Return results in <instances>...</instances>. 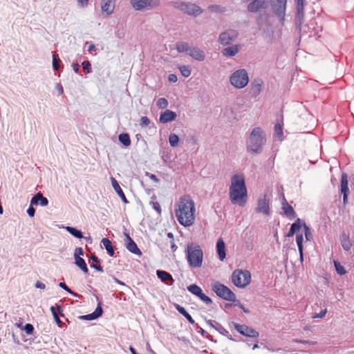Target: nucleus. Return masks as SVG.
Returning <instances> with one entry per match:
<instances>
[{"mask_svg":"<svg viewBox=\"0 0 354 354\" xmlns=\"http://www.w3.org/2000/svg\"><path fill=\"white\" fill-rule=\"evenodd\" d=\"M195 203L188 195L181 196L176 204L174 212L179 223L185 227L195 222Z\"/></svg>","mask_w":354,"mask_h":354,"instance_id":"nucleus-1","label":"nucleus"},{"mask_svg":"<svg viewBox=\"0 0 354 354\" xmlns=\"http://www.w3.org/2000/svg\"><path fill=\"white\" fill-rule=\"evenodd\" d=\"M229 197L234 205L244 207L248 201V191L243 174H235L231 178Z\"/></svg>","mask_w":354,"mask_h":354,"instance_id":"nucleus-2","label":"nucleus"},{"mask_svg":"<svg viewBox=\"0 0 354 354\" xmlns=\"http://www.w3.org/2000/svg\"><path fill=\"white\" fill-rule=\"evenodd\" d=\"M187 259L191 268H200L202 266L203 252L200 245L191 243L187 246Z\"/></svg>","mask_w":354,"mask_h":354,"instance_id":"nucleus-3","label":"nucleus"},{"mask_svg":"<svg viewBox=\"0 0 354 354\" xmlns=\"http://www.w3.org/2000/svg\"><path fill=\"white\" fill-rule=\"evenodd\" d=\"M265 142L266 138L263 131L260 127H255L250 135L248 149L253 153H259Z\"/></svg>","mask_w":354,"mask_h":354,"instance_id":"nucleus-4","label":"nucleus"},{"mask_svg":"<svg viewBox=\"0 0 354 354\" xmlns=\"http://www.w3.org/2000/svg\"><path fill=\"white\" fill-rule=\"evenodd\" d=\"M176 50L179 53L187 52L193 59L202 62L205 59L204 52L197 47H190L187 42H179L176 44Z\"/></svg>","mask_w":354,"mask_h":354,"instance_id":"nucleus-5","label":"nucleus"},{"mask_svg":"<svg viewBox=\"0 0 354 354\" xmlns=\"http://www.w3.org/2000/svg\"><path fill=\"white\" fill-rule=\"evenodd\" d=\"M232 281L238 288L246 287L251 281V274L248 270H235L232 274Z\"/></svg>","mask_w":354,"mask_h":354,"instance_id":"nucleus-6","label":"nucleus"},{"mask_svg":"<svg viewBox=\"0 0 354 354\" xmlns=\"http://www.w3.org/2000/svg\"><path fill=\"white\" fill-rule=\"evenodd\" d=\"M212 288L217 296L226 301H234L236 299L235 294L228 287L218 281L212 283Z\"/></svg>","mask_w":354,"mask_h":354,"instance_id":"nucleus-7","label":"nucleus"},{"mask_svg":"<svg viewBox=\"0 0 354 354\" xmlns=\"http://www.w3.org/2000/svg\"><path fill=\"white\" fill-rule=\"evenodd\" d=\"M249 82L248 73L245 69H239L234 72L230 77V82L237 88H244Z\"/></svg>","mask_w":354,"mask_h":354,"instance_id":"nucleus-8","label":"nucleus"},{"mask_svg":"<svg viewBox=\"0 0 354 354\" xmlns=\"http://www.w3.org/2000/svg\"><path fill=\"white\" fill-rule=\"evenodd\" d=\"M131 4L136 10H151L160 4V0H131Z\"/></svg>","mask_w":354,"mask_h":354,"instance_id":"nucleus-9","label":"nucleus"},{"mask_svg":"<svg viewBox=\"0 0 354 354\" xmlns=\"http://www.w3.org/2000/svg\"><path fill=\"white\" fill-rule=\"evenodd\" d=\"M287 0H273L274 13L283 22L284 21Z\"/></svg>","mask_w":354,"mask_h":354,"instance_id":"nucleus-10","label":"nucleus"},{"mask_svg":"<svg viewBox=\"0 0 354 354\" xmlns=\"http://www.w3.org/2000/svg\"><path fill=\"white\" fill-rule=\"evenodd\" d=\"M187 290L192 294L197 296L200 298L203 301H204L207 304H211L212 303V300L208 296L205 295L203 292L202 289L197 286L196 284H191L187 287Z\"/></svg>","mask_w":354,"mask_h":354,"instance_id":"nucleus-11","label":"nucleus"},{"mask_svg":"<svg viewBox=\"0 0 354 354\" xmlns=\"http://www.w3.org/2000/svg\"><path fill=\"white\" fill-rule=\"evenodd\" d=\"M269 0H253L248 6V11L256 12L261 9H266L268 6Z\"/></svg>","mask_w":354,"mask_h":354,"instance_id":"nucleus-12","label":"nucleus"},{"mask_svg":"<svg viewBox=\"0 0 354 354\" xmlns=\"http://www.w3.org/2000/svg\"><path fill=\"white\" fill-rule=\"evenodd\" d=\"M181 10L188 15H198L202 12V10L198 6L193 3H181L178 7Z\"/></svg>","mask_w":354,"mask_h":354,"instance_id":"nucleus-13","label":"nucleus"},{"mask_svg":"<svg viewBox=\"0 0 354 354\" xmlns=\"http://www.w3.org/2000/svg\"><path fill=\"white\" fill-rule=\"evenodd\" d=\"M238 36L236 31L229 30L220 35L219 41L223 45H227L233 41Z\"/></svg>","mask_w":354,"mask_h":354,"instance_id":"nucleus-14","label":"nucleus"},{"mask_svg":"<svg viewBox=\"0 0 354 354\" xmlns=\"http://www.w3.org/2000/svg\"><path fill=\"white\" fill-rule=\"evenodd\" d=\"M236 330L241 334L250 337H259V333L250 327H248L244 324H236Z\"/></svg>","mask_w":354,"mask_h":354,"instance_id":"nucleus-15","label":"nucleus"},{"mask_svg":"<svg viewBox=\"0 0 354 354\" xmlns=\"http://www.w3.org/2000/svg\"><path fill=\"white\" fill-rule=\"evenodd\" d=\"M256 211L257 213H262L266 215L270 214L269 201L266 199V196L258 200Z\"/></svg>","mask_w":354,"mask_h":354,"instance_id":"nucleus-16","label":"nucleus"},{"mask_svg":"<svg viewBox=\"0 0 354 354\" xmlns=\"http://www.w3.org/2000/svg\"><path fill=\"white\" fill-rule=\"evenodd\" d=\"M348 191V176L346 174L342 173L341 176V192L344 195L343 201L344 203L346 202Z\"/></svg>","mask_w":354,"mask_h":354,"instance_id":"nucleus-17","label":"nucleus"},{"mask_svg":"<svg viewBox=\"0 0 354 354\" xmlns=\"http://www.w3.org/2000/svg\"><path fill=\"white\" fill-rule=\"evenodd\" d=\"M48 204V199L43 196L41 193H37L31 199V205H41L43 207L47 206Z\"/></svg>","mask_w":354,"mask_h":354,"instance_id":"nucleus-18","label":"nucleus"},{"mask_svg":"<svg viewBox=\"0 0 354 354\" xmlns=\"http://www.w3.org/2000/svg\"><path fill=\"white\" fill-rule=\"evenodd\" d=\"M216 252L221 261L225 259V244L222 238H219L216 243Z\"/></svg>","mask_w":354,"mask_h":354,"instance_id":"nucleus-19","label":"nucleus"},{"mask_svg":"<svg viewBox=\"0 0 354 354\" xmlns=\"http://www.w3.org/2000/svg\"><path fill=\"white\" fill-rule=\"evenodd\" d=\"M282 209L285 215L289 218L290 219L295 218L296 216V214L292 207L288 204L285 198H283V201L282 202Z\"/></svg>","mask_w":354,"mask_h":354,"instance_id":"nucleus-20","label":"nucleus"},{"mask_svg":"<svg viewBox=\"0 0 354 354\" xmlns=\"http://www.w3.org/2000/svg\"><path fill=\"white\" fill-rule=\"evenodd\" d=\"M176 118V113L170 110H166L165 112L160 114V122L161 123H167L168 122L173 121Z\"/></svg>","mask_w":354,"mask_h":354,"instance_id":"nucleus-21","label":"nucleus"},{"mask_svg":"<svg viewBox=\"0 0 354 354\" xmlns=\"http://www.w3.org/2000/svg\"><path fill=\"white\" fill-rule=\"evenodd\" d=\"M115 4L111 0H102L101 8L103 12L106 15H111L114 10Z\"/></svg>","mask_w":354,"mask_h":354,"instance_id":"nucleus-22","label":"nucleus"},{"mask_svg":"<svg viewBox=\"0 0 354 354\" xmlns=\"http://www.w3.org/2000/svg\"><path fill=\"white\" fill-rule=\"evenodd\" d=\"M127 239L128 241V243L127 244V250L135 254H138V255H141L142 254V252L140 251V250L138 248L136 243L134 242V241L129 236V234H127Z\"/></svg>","mask_w":354,"mask_h":354,"instance_id":"nucleus-23","label":"nucleus"},{"mask_svg":"<svg viewBox=\"0 0 354 354\" xmlns=\"http://www.w3.org/2000/svg\"><path fill=\"white\" fill-rule=\"evenodd\" d=\"M157 276L163 282L167 283L169 285H171L174 279L172 276L167 272L164 270H157Z\"/></svg>","mask_w":354,"mask_h":354,"instance_id":"nucleus-24","label":"nucleus"},{"mask_svg":"<svg viewBox=\"0 0 354 354\" xmlns=\"http://www.w3.org/2000/svg\"><path fill=\"white\" fill-rule=\"evenodd\" d=\"M111 183H112V186H113L114 190L116 192V193L120 197L122 201L124 203H128L129 201H127V199L124 195V193L123 192L122 189H121L120 186L119 185L118 181L113 177L111 178Z\"/></svg>","mask_w":354,"mask_h":354,"instance_id":"nucleus-25","label":"nucleus"},{"mask_svg":"<svg viewBox=\"0 0 354 354\" xmlns=\"http://www.w3.org/2000/svg\"><path fill=\"white\" fill-rule=\"evenodd\" d=\"M261 80H254L251 85V93L254 96H257L260 94L261 91V86H262Z\"/></svg>","mask_w":354,"mask_h":354,"instance_id":"nucleus-26","label":"nucleus"},{"mask_svg":"<svg viewBox=\"0 0 354 354\" xmlns=\"http://www.w3.org/2000/svg\"><path fill=\"white\" fill-rule=\"evenodd\" d=\"M239 50V47L237 45L232 46L224 48L222 50L223 55L227 57H231L235 55Z\"/></svg>","mask_w":354,"mask_h":354,"instance_id":"nucleus-27","label":"nucleus"},{"mask_svg":"<svg viewBox=\"0 0 354 354\" xmlns=\"http://www.w3.org/2000/svg\"><path fill=\"white\" fill-rule=\"evenodd\" d=\"M175 308L178 311L179 313H180L187 319V321L190 324H194L195 323L192 316L186 311V310L183 306H180L179 304H176Z\"/></svg>","mask_w":354,"mask_h":354,"instance_id":"nucleus-28","label":"nucleus"},{"mask_svg":"<svg viewBox=\"0 0 354 354\" xmlns=\"http://www.w3.org/2000/svg\"><path fill=\"white\" fill-rule=\"evenodd\" d=\"M303 234H297L296 236V242L298 246V250L299 252L300 259L302 261L304 259V248H303Z\"/></svg>","mask_w":354,"mask_h":354,"instance_id":"nucleus-29","label":"nucleus"},{"mask_svg":"<svg viewBox=\"0 0 354 354\" xmlns=\"http://www.w3.org/2000/svg\"><path fill=\"white\" fill-rule=\"evenodd\" d=\"M102 243L106 250L108 254L111 257H113L115 252L111 241L109 239L103 238L102 240Z\"/></svg>","mask_w":354,"mask_h":354,"instance_id":"nucleus-30","label":"nucleus"},{"mask_svg":"<svg viewBox=\"0 0 354 354\" xmlns=\"http://www.w3.org/2000/svg\"><path fill=\"white\" fill-rule=\"evenodd\" d=\"M301 227V220L297 218L296 221L292 224L290 229L286 236L288 237L292 236L297 231L300 230Z\"/></svg>","mask_w":354,"mask_h":354,"instance_id":"nucleus-31","label":"nucleus"},{"mask_svg":"<svg viewBox=\"0 0 354 354\" xmlns=\"http://www.w3.org/2000/svg\"><path fill=\"white\" fill-rule=\"evenodd\" d=\"M340 241H341L342 246L344 250L348 251L351 250L352 243H351L350 238L348 235H345V234L343 235L341 237Z\"/></svg>","mask_w":354,"mask_h":354,"instance_id":"nucleus-32","label":"nucleus"},{"mask_svg":"<svg viewBox=\"0 0 354 354\" xmlns=\"http://www.w3.org/2000/svg\"><path fill=\"white\" fill-rule=\"evenodd\" d=\"M75 261L77 266H78L84 273L87 274L88 272V269L84 259L82 257H77L75 259Z\"/></svg>","mask_w":354,"mask_h":354,"instance_id":"nucleus-33","label":"nucleus"},{"mask_svg":"<svg viewBox=\"0 0 354 354\" xmlns=\"http://www.w3.org/2000/svg\"><path fill=\"white\" fill-rule=\"evenodd\" d=\"M304 17V5H297V20L302 23Z\"/></svg>","mask_w":354,"mask_h":354,"instance_id":"nucleus-34","label":"nucleus"},{"mask_svg":"<svg viewBox=\"0 0 354 354\" xmlns=\"http://www.w3.org/2000/svg\"><path fill=\"white\" fill-rule=\"evenodd\" d=\"M119 141L125 147H129L131 145V139L128 133H121L119 136Z\"/></svg>","mask_w":354,"mask_h":354,"instance_id":"nucleus-35","label":"nucleus"},{"mask_svg":"<svg viewBox=\"0 0 354 354\" xmlns=\"http://www.w3.org/2000/svg\"><path fill=\"white\" fill-rule=\"evenodd\" d=\"M66 230L70 234H71L72 235H73L74 236H75L77 238L82 239L83 237V234H82V232L73 227L68 226L66 227Z\"/></svg>","mask_w":354,"mask_h":354,"instance_id":"nucleus-36","label":"nucleus"},{"mask_svg":"<svg viewBox=\"0 0 354 354\" xmlns=\"http://www.w3.org/2000/svg\"><path fill=\"white\" fill-rule=\"evenodd\" d=\"M178 68L183 77H188L191 75V69L189 66L182 65L179 66Z\"/></svg>","mask_w":354,"mask_h":354,"instance_id":"nucleus-37","label":"nucleus"},{"mask_svg":"<svg viewBox=\"0 0 354 354\" xmlns=\"http://www.w3.org/2000/svg\"><path fill=\"white\" fill-rule=\"evenodd\" d=\"M334 263V266H335V270L336 272L339 274V275H344L346 273V270L344 269V266H342L339 262H337V261L334 260L333 261Z\"/></svg>","mask_w":354,"mask_h":354,"instance_id":"nucleus-38","label":"nucleus"},{"mask_svg":"<svg viewBox=\"0 0 354 354\" xmlns=\"http://www.w3.org/2000/svg\"><path fill=\"white\" fill-rule=\"evenodd\" d=\"M178 136L174 133H171L169 137V142L171 147H176L178 144Z\"/></svg>","mask_w":354,"mask_h":354,"instance_id":"nucleus-39","label":"nucleus"},{"mask_svg":"<svg viewBox=\"0 0 354 354\" xmlns=\"http://www.w3.org/2000/svg\"><path fill=\"white\" fill-rule=\"evenodd\" d=\"M156 105L159 109H163L167 107L168 102L167 99L161 97L157 100Z\"/></svg>","mask_w":354,"mask_h":354,"instance_id":"nucleus-40","label":"nucleus"},{"mask_svg":"<svg viewBox=\"0 0 354 354\" xmlns=\"http://www.w3.org/2000/svg\"><path fill=\"white\" fill-rule=\"evenodd\" d=\"M61 62L58 55L56 53L53 55V67L54 70L57 71L59 68V63Z\"/></svg>","mask_w":354,"mask_h":354,"instance_id":"nucleus-41","label":"nucleus"},{"mask_svg":"<svg viewBox=\"0 0 354 354\" xmlns=\"http://www.w3.org/2000/svg\"><path fill=\"white\" fill-rule=\"evenodd\" d=\"M274 131H275L276 134L277 135V136L279 138H281L283 136L282 124H281L279 122L275 124V125H274Z\"/></svg>","mask_w":354,"mask_h":354,"instance_id":"nucleus-42","label":"nucleus"},{"mask_svg":"<svg viewBox=\"0 0 354 354\" xmlns=\"http://www.w3.org/2000/svg\"><path fill=\"white\" fill-rule=\"evenodd\" d=\"M209 10L212 12H222L225 11V8L217 5H212L209 6Z\"/></svg>","mask_w":354,"mask_h":354,"instance_id":"nucleus-43","label":"nucleus"},{"mask_svg":"<svg viewBox=\"0 0 354 354\" xmlns=\"http://www.w3.org/2000/svg\"><path fill=\"white\" fill-rule=\"evenodd\" d=\"M303 226H304V234H305L306 241H310L311 232H310V228L306 224H304Z\"/></svg>","mask_w":354,"mask_h":354,"instance_id":"nucleus-44","label":"nucleus"},{"mask_svg":"<svg viewBox=\"0 0 354 354\" xmlns=\"http://www.w3.org/2000/svg\"><path fill=\"white\" fill-rule=\"evenodd\" d=\"M23 330H24L28 335H31L33 333L34 327L31 324H26L24 326Z\"/></svg>","mask_w":354,"mask_h":354,"instance_id":"nucleus-45","label":"nucleus"},{"mask_svg":"<svg viewBox=\"0 0 354 354\" xmlns=\"http://www.w3.org/2000/svg\"><path fill=\"white\" fill-rule=\"evenodd\" d=\"M82 67L84 71L87 73L91 71V64L89 61H84L82 62Z\"/></svg>","mask_w":354,"mask_h":354,"instance_id":"nucleus-46","label":"nucleus"},{"mask_svg":"<svg viewBox=\"0 0 354 354\" xmlns=\"http://www.w3.org/2000/svg\"><path fill=\"white\" fill-rule=\"evenodd\" d=\"M150 124V120L147 116H143L140 119V125L142 127H147Z\"/></svg>","mask_w":354,"mask_h":354,"instance_id":"nucleus-47","label":"nucleus"},{"mask_svg":"<svg viewBox=\"0 0 354 354\" xmlns=\"http://www.w3.org/2000/svg\"><path fill=\"white\" fill-rule=\"evenodd\" d=\"M102 308L101 307V305L99 304L97 307L96 308L95 310L93 313V314L95 315V318H98L102 315Z\"/></svg>","mask_w":354,"mask_h":354,"instance_id":"nucleus-48","label":"nucleus"},{"mask_svg":"<svg viewBox=\"0 0 354 354\" xmlns=\"http://www.w3.org/2000/svg\"><path fill=\"white\" fill-rule=\"evenodd\" d=\"M50 310H51V312H52V314H53V317H54V318H55V321H56L57 324H61V323H62V321H61V320H60V319L59 318V317H58V315H57V312H56V310H55V307H54V306H51V308H50Z\"/></svg>","mask_w":354,"mask_h":354,"instance_id":"nucleus-49","label":"nucleus"},{"mask_svg":"<svg viewBox=\"0 0 354 354\" xmlns=\"http://www.w3.org/2000/svg\"><path fill=\"white\" fill-rule=\"evenodd\" d=\"M83 254H84V251L82 248H77L75 250V252H74L75 259L77 258V257H81L80 256H82Z\"/></svg>","mask_w":354,"mask_h":354,"instance_id":"nucleus-50","label":"nucleus"},{"mask_svg":"<svg viewBox=\"0 0 354 354\" xmlns=\"http://www.w3.org/2000/svg\"><path fill=\"white\" fill-rule=\"evenodd\" d=\"M59 286L61 287L62 288H63L64 290H65L66 291H67L68 292L72 294V295H75L66 285L65 283L64 282H60L59 283Z\"/></svg>","mask_w":354,"mask_h":354,"instance_id":"nucleus-51","label":"nucleus"},{"mask_svg":"<svg viewBox=\"0 0 354 354\" xmlns=\"http://www.w3.org/2000/svg\"><path fill=\"white\" fill-rule=\"evenodd\" d=\"M150 204L152 205L154 209H156L158 213L161 212V207L159 203L158 202H151Z\"/></svg>","mask_w":354,"mask_h":354,"instance_id":"nucleus-52","label":"nucleus"},{"mask_svg":"<svg viewBox=\"0 0 354 354\" xmlns=\"http://www.w3.org/2000/svg\"><path fill=\"white\" fill-rule=\"evenodd\" d=\"M145 175L147 176H148L151 180L154 181L155 183H158L159 182L158 178H157V176L155 174H150L149 172H146Z\"/></svg>","mask_w":354,"mask_h":354,"instance_id":"nucleus-53","label":"nucleus"},{"mask_svg":"<svg viewBox=\"0 0 354 354\" xmlns=\"http://www.w3.org/2000/svg\"><path fill=\"white\" fill-rule=\"evenodd\" d=\"M327 310L326 309L322 310L319 314H315L312 316L313 318H322L326 315Z\"/></svg>","mask_w":354,"mask_h":354,"instance_id":"nucleus-54","label":"nucleus"},{"mask_svg":"<svg viewBox=\"0 0 354 354\" xmlns=\"http://www.w3.org/2000/svg\"><path fill=\"white\" fill-rule=\"evenodd\" d=\"M27 213L30 217H33L35 214V209L32 207V206L30 205V206L27 209Z\"/></svg>","mask_w":354,"mask_h":354,"instance_id":"nucleus-55","label":"nucleus"},{"mask_svg":"<svg viewBox=\"0 0 354 354\" xmlns=\"http://www.w3.org/2000/svg\"><path fill=\"white\" fill-rule=\"evenodd\" d=\"M88 1L89 0H77V2L78 3L80 4V6H81L82 7H86L88 6Z\"/></svg>","mask_w":354,"mask_h":354,"instance_id":"nucleus-56","label":"nucleus"},{"mask_svg":"<svg viewBox=\"0 0 354 354\" xmlns=\"http://www.w3.org/2000/svg\"><path fill=\"white\" fill-rule=\"evenodd\" d=\"M82 318L87 320H92L96 319L93 313L82 316Z\"/></svg>","mask_w":354,"mask_h":354,"instance_id":"nucleus-57","label":"nucleus"},{"mask_svg":"<svg viewBox=\"0 0 354 354\" xmlns=\"http://www.w3.org/2000/svg\"><path fill=\"white\" fill-rule=\"evenodd\" d=\"M35 286H36V288H40V289H45V288H46L45 284L44 283H42V282L39 281L36 282Z\"/></svg>","mask_w":354,"mask_h":354,"instance_id":"nucleus-58","label":"nucleus"},{"mask_svg":"<svg viewBox=\"0 0 354 354\" xmlns=\"http://www.w3.org/2000/svg\"><path fill=\"white\" fill-rule=\"evenodd\" d=\"M168 79L171 82H176L177 81V77L174 74L169 75Z\"/></svg>","mask_w":354,"mask_h":354,"instance_id":"nucleus-59","label":"nucleus"},{"mask_svg":"<svg viewBox=\"0 0 354 354\" xmlns=\"http://www.w3.org/2000/svg\"><path fill=\"white\" fill-rule=\"evenodd\" d=\"M91 266L100 272H103V269L100 266L93 263V264H91Z\"/></svg>","mask_w":354,"mask_h":354,"instance_id":"nucleus-60","label":"nucleus"},{"mask_svg":"<svg viewBox=\"0 0 354 354\" xmlns=\"http://www.w3.org/2000/svg\"><path fill=\"white\" fill-rule=\"evenodd\" d=\"M171 248L173 252H175L177 250V246L173 241L171 242Z\"/></svg>","mask_w":354,"mask_h":354,"instance_id":"nucleus-61","label":"nucleus"},{"mask_svg":"<svg viewBox=\"0 0 354 354\" xmlns=\"http://www.w3.org/2000/svg\"><path fill=\"white\" fill-rule=\"evenodd\" d=\"M91 259L96 263H98L100 261L99 259L94 254L91 256Z\"/></svg>","mask_w":354,"mask_h":354,"instance_id":"nucleus-62","label":"nucleus"},{"mask_svg":"<svg viewBox=\"0 0 354 354\" xmlns=\"http://www.w3.org/2000/svg\"><path fill=\"white\" fill-rule=\"evenodd\" d=\"M73 69H74V71H75L76 73H77V72L79 71V69H80V66H79V64H75L73 65Z\"/></svg>","mask_w":354,"mask_h":354,"instance_id":"nucleus-63","label":"nucleus"},{"mask_svg":"<svg viewBox=\"0 0 354 354\" xmlns=\"http://www.w3.org/2000/svg\"><path fill=\"white\" fill-rule=\"evenodd\" d=\"M95 49V46L94 44H91L88 46V51L91 52L92 50H94Z\"/></svg>","mask_w":354,"mask_h":354,"instance_id":"nucleus-64","label":"nucleus"}]
</instances>
